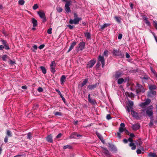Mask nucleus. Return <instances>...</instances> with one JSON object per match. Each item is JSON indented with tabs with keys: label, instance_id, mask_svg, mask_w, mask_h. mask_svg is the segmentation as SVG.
Instances as JSON below:
<instances>
[{
	"label": "nucleus",
	"instance_id": "22",
	"mask_svg": "<svg viewBox=\"0 0 157 157\" xmlns=\"http://www.w3.org/2000/svg\"><path fill=\"white\" fill-rule=\"evenodd\" d=\"M96 134L99 138L100 140L101 141V142L103 143L104 144L105 141L103 140V138L101 136V135L98 132H96Z\"/></svg>",
	"mask_w": 157,
	"mask_h": 157
},
{
	"label": "nucleus",
	"instance_id": "42",
	"mask_svg": "<svg viewBox=\"0 0 157 157\" xmlns=\"http://www.w3.org/2000/svg\"><path fill=\"white\" fill-rule=\"evenodd\" d=\"M32 137V135L31 132L28 133L27 136V138L28 139H31Z\"/></svg>",
	"mask_w": 157,
	"mask_h": 157
},
{
	"label": "nucleus",
	"instance_id": "26",
	"mask_svg": "<svg viewBox=\"0 0 157 157\" xmlns=\"http://www.w3.org/2000/svg\"><path fill=\"white\" fill-rule=\"evenodd\" d=\"M97 86V84H95L94 85H89L88 86V88L90 90H92L96 87Z\"/></svg>",
	"mask_w": 157,
	"mask_h": 157
},
{
	"label": "nucleus",
	"instance_id": "5",
	"mask_svg": "<svg viewBox=\"0 0 157 157\" xmlns=\"http://www.w3.org/2000/svg\"><path fill=\"white\" fill-rule=\"evenodd\" d=\"M112 52L113 56H118L121 58H123L124 56V55L119 50L113 49Z\"/></svg>",
	"mask_w": 157,
	"mask_h": 157
},
{
	"label": "nucleus",
	"instance_id": "62",
	"mask_svg": "<svg viewBox=\"0 0 157 157\" xmlns=\"http://www.w3.org/2000/svg\"><path fill=\"white\" fill-rule=\"evenodd\" d=\"M106 118L108 120H109L111 118L110 114H108L106 116Z\"/></svg>",
	"mask_w": 157,
	"mask_h": 157
},
{
	"label": "nucleus",
	"instance_id": "59",
	"mask_svg": "<svg viewBox=\"0 0 157 157\" xmlns=\"http://www.w3.org/2000/svg\"><path fill=\"white\" fill-rule=\"evenodd\" d=\"M124 132L125 133H126V134L128 135H129V131L126 129L125 128L124 131Z\"/></svg>",
	"mask_w": 157,
	"mask_h": 157
},
{
	"label": "nucleus",
	"instance_id": "3",
	"mask_svg": "<svg viewBox=\"0 0 157 157\" xmlns=\"http://www.w3.org/2000/svg\"><path fill=\"white\" fill-rule=\"evenodd\" d=\"M98 63L97 64V66L99 67L100 66L99 62H101L102 64V67H104L105 65V59L103 56L100 55L98 56Z\"/></svg>",
	"mask_w": 157,
	"mask_h": 157
},
{
	"label": "nucleus",
	"instance_id": "6",
	"mask_svg": "<svg viewBox=\"0 0 157 157\" xmlns=\"http://www.w3.org/2000/svg\"><path fill=\"white\" fill-rule=\"evenodd\" d=\"M40 17L43 19V22H45L46 21L45 14L43 11H39L37 12Z\"/></svg>",
	"mask_w": 157,
	"mask_h": 157
},
{
	"label": "nucleus",
	"instance_id": "19",
	"mask_svg": "<svg viewBox=\"0 0 157 157\" xmlns=\"http://www.w3.org/2000/svg\"><path fill=\"white\" fill-rule=\"evenodd\" d=\"M146 109L144 108H142V109L140 110L141 116H145L146 115Z\"/></svg>",
	"mask_w": 157,
	"mask_h": 157
},
{
	"label": "nucleus",
	"instance_id": "33",
	"mask_svg": "<svg viewBox=\"0 0 157 157\" xmlns=\"http://www.w3.org/2000/svg\"><path fill=\"white\" fill-rule=\"evenodd\" d=\"M149 88L150 90H153L156 89V87L155 85H151L149 86Z\"/></svg>",
	"mask_w": 157,
	"mask_h": 157
},
{
	"label": "nucleus",
	"instance_id": "63",
	"mask_svg": "<svg viewBox=\"0 0 157 157\" xmlns=\"http://www.w3.org/2000/svg\"><path fill=\"white\" fill-rule=\"evenodd\" d=\"M4 47H5V49L7 50H9L10 49L8 45V44H7Z\"/></svg>",
	"mask_w": 157,
	"mask_h": 157
},
{
	"label": "nucleus",
	"instance_id": "64",
	"mask_svg": "<svg viewBox=\"0 0 157 157\" xmlns=\"http://www.w3.org/2000/svg\"><path fill=\"white\" fill-rule=\"evenodd\" d=\"M8 138L7 136H6L4 139V142L5 143H7L8 142Z\"/></svg>",
	"mask_w": 157,
	"mask_h": 157
},
{
	"label": "nucleus",
	"instance_id": "54",
	"mask_svg": "<svg viewBox=\"0 0 157 157\" xmlns=\"http://www.w3.org/2000/svg\"><path fill=\"white\" fill-rule=\"evenodd\" d=\"M153 23H154V25L155 28L157 30V21H154Z\"/></svg>",
	"mask_w": 157,
	"mask_h": 157
},
{
	"label": "nucleus",
	"instance_id": "16",
	"mask_svg": "<svg viewBox=\"0 0 157 157\" xmlns=\"http://www.w3.org/2000/svg\"><path fill=\"white\" fill-rule=\"evenodd\" d=\"M156 93L155 91L150 90V91L148 92L147 95L149 97H153L155 95Z\"/></svg>",
	"mask_w": 157,
	"mask_h": 157
},
{
	"label": "nucleus",
	"instance_id": "50",
	"mask_svg": "<svg viewBox=\"0 0 157 157\" xmlns=\"http://www.w3.org/2000/svg\"><path fill=\"white\" fill-rule=\"evenodd\" d=\"M56 64L55 62L53 61L51 63L50 65V67H56Z\"/></svg>",
	"mask_w": 157,
	"mask_h": 157
},
{
	"label": "nucleus",
	"instance_id": "46",
	"mask_svg": "<svg viewBox=\"0 0 157 157\" xmlns=\"http://www.w3.org/2000/svg\"><path fill=\"white\" fill-rule=\"evenodd\" d=\"M54 114L56 116H61L62 115L61 113L58 112H56L54 113Z\"/></svg>",
	"mask_w": 157,
	"mask_h": 157
},
{
	"label": "nucleus",
	"instance_id": "24",
	"mask_svg": "<svg viewBox=\"0 0 157 157\" xmlns=\"http://www.w3.org/2000/svg\"><path fill=\"white\" fill-rule=\"evenodd\" d=\"M46 140L48 142L52 143L53 142L52 136L51 135H48L47 137Z\"/></svg>",
	"mask_w": 157,
	"mask_h": 157
},
{
	"label": "nucleus",
	"instance_id": "11",
	"mask_svg": "<svg viewBox=\"0 0 157 157\" xmlns=\"http://www.w3.org/2000/svg\"><path fill=\"white\" fill-rule=\"evenodd\" d=\"M122 75V73L119 71H117L116 72L115 74L114 75L115 79L117 80L119 78L121 77Z\"/></svg>",
	"mask_w": 157,
	"mask_h": 157
},
{
	"label": "nucleus",
	"instance_id": "21",
	"mask_svg": "<svg viewBox=\"0 0 157 157\" xmlns=\"http://www.w3.org/2000/svg\"><path fill=\"white\" fill-rule=\"evenodd\" d=\"M140 125L138 124H136L133 125L132 128L134 130H136L140 128Z\"/></svg>",
	"mask_w": 157,
	"mask_h": 157
},
{
	"label": "nucleus",
	"instance_id": "53",
	"mask_svg": "<svg viewBox=\"0 0 157 157\" xmlns=\"http://www.w3.org/2000/svg\"><path fill=\"white\" fill-rule=\"evenodd\" d=\"M38 7L37 4H35L33 7V10H35L38 8Z\"/></svg>",
	"mask_w": 157,
	"mask_h": 157
},
{
	"label": "nucleus",
	"instance_id": "25",
	"mask_svg": "<svg viewBox=\"0 0 157 157\" xmlns=\"http://www.w3.org/2000/svg\"><path fill=\"white\" fill-rule=\"evenodd\" d=\"M32 23L33 24V26L35 27L37 25V21L34 18H32Z\"/></svg>",
	"mask_w": 157,
	"mask_h": 157
},
{
	"label": "nucleus",
	"instance_id": "47",
	"mask_svg": "<svg viewBox=\"0 0 157 157\" xmlns=\"http://www.w3.org/2000/svg\"><path fill=\"white\" fill-rule=\"evenodd\" d=\"M19 4L20 5H23L25 3V1L24 0H20L19 2Z\"/></svg>",
	"mask_w": 157,
	"mask_h": 157
},
{
	"label": "nucleus",
	"instance_id": "14",
	"mask_svg": "<svg viewBox=\"0 0 157 157\" xmlns=\"http://www.w3.org/2000/svg\"><path fill=\"white\" fill-rule=\"evenodd\" d=\"M142 17L144 22L148 26H150L151 25L150 22L148 20L147 17L145 15H143L142 16Z\"/></svg>",
	"mask_w": 157,
	"mask_h": 157
},
{
	"label": "nucleus",
	"instance_id": "35",
	"mask_svg": "<svg viewBox=\"0 0 157 157\" xmlns=\"http://www.w3.org/2000/svg\"><path fill=\"white\" fill-rule=\"evenodd\" d=\"M135 142L136 144L139 145H141L142 144V142L140 139L137 140H136Z\"/></svg>",
	"mask_w": 157,
	"mask_h": 157
},
{
	"label": "nucleus",
	"instance_id": "43",
	"mask_svg": "<svg viewBox=\"0 0 157 157\" xmlns=\"http://www.w3.org/2000/svg\"><path fill=\"white\" fill-rule=\"evenodd\" d=\"M149 155L151 157H157V155L155 153L149 154Z\"/></svg>",
	"mask_w": 157,
	"mask_h": 157
},
{
	"label": "nucleus",
	"instance_id": "8",
	"mask_svg": "<svg viewBox=\"0 0 157 157\" xmlns=\"http://www.w3.org/2000/svg\"><path fill=\"white\" fill-rule=\"evenodd\" d=\"M151 102V100L150 99H147L146 101L143 102H141L139 105V106L140 107H143L148 105Z\"/></svg>",
	"mask_w": 157,
	"mask_h": 157
},
{
	"label": "nucleus",
	"instance_id": "55",
	"mask_svg": "<svg viewBox=\"0 0 157 157\" xmlns=\"http://www.w3.org/2000/svg\"><path fill=\"white\" fill-rule=\"evenodd\" d=\"M52 29L51 28L48 29L47 31V33L49 34H51L52 33Z\"/></svg>",
	"mask_w": 157,
	"mask_h": 157
},
{
	"label": "nucleus",
	"instance_id": "44",
	"mask_svg": "<svg viewBox=\"0 0 157 157\" xmlns=\"http://www.w3.org/2000/svg\"><path fill=\"white\" fill-rule=\"evenodd\" d=\"M55 67H50V69H51V72L53 73H54L55 71Z\"/></svg>",
	"mask_w": 157,
	"mask_h": 157
},
{
	"label": "nucleus",
	"instance_id": "2",
	"mask_svg": "<svg viewBox=\"0 0 157 157\" xmlns=\"http://www.w3.org/2000/svg\"><path fill=\"white\" fill-rule=\"evenodd\" d=\"M62 0L63 2H66L65 6V11L67 13L71 12V10H70V6L71 5V3L72 2H71L70 1L66 0Z\"/></svg>",
	"mask_w": 157,
	"mask_h": 157
},
{
	"label": "nucleus",
	"instance_id": "13",
	"mask_svg": "<svg viewBox=\"0 0 157 157\" xmlns=\"http://www.w3.org/2000/svg\"><path fill=\"white\" fill-rule=\"evenodd\" d=\"M125 124L124 123H121L120 124V127L119 128V132L122 133L124 131L125 128Z\"/></svg>",
	"mask_w": 157,
	"mask_h": 157
},
{
	"label": "nucleus",
	"instance_id": "57",
	"mask_svg": "<svg viewBox=\"0 0 157 157\" xmlns=\"http://www.w3.org/2000/svg\"><path fill=\"white\" fill-rule=\"evenodd\" d=\"M117 137L119 139H121V135L120 133L119 132H117Z\"/></svg>",
	"mask_w": 157,
	"mask_h": 157
},
{
	"label": "nucleus",
	"instance_id": "7",
	"mask_svg": "<svg viewBox=\"0 0 157 157\" xmlns=\"http://www.w3.org/2000/svg\"><path fill=\"white\" fill-rule=\"evenodd\" d=\"M82 18H74L73 19H71L69 21L70 24H74L75 25L78 24L79 21L82 20Z\"/></svg>",
	"mask_w": 157,
	"mask_h": 157
},
{
	"label": "nucleus",
	"instance_id": "27",
	"mask_svg": "<svg viewBox=\"0 0 157 157\" xmlns=\"http://www.w3.org/2000/svg\"><path fill=\"white\" fill-rule=\"evenodd\" d=\"M110 25V24H104L103 25L101 26V30H103L104 28L108 27Z\"/></svg>",
	"mask_w": 157,
	"mask_h": 157
},
{
	"label": "nucleus",
	"instance_id": "51",
	"mask_svg": "<svg viewBox=\"0 0 157 157\" xmlns=\"http://www.w3.org/2000/svg\"><path fill=\"white\" fill-rule=\"evenodd\" d=\"M9 63L11 65H12L15 63V62L13 61H12L11 60H10L9 61Z\"/></svg>",
	"mask_w": 157,
	"mask_h": 157
},
{
	"label": "nucleus",
	"instance_id": "58",
	"mask_svg": "<svg viewBox=\"0 0 157 157\" xmlns=\"http://www.w3.org/2000/svg\"><path fill=\"white\" fill-rule=\"evenodd\" d=\"M122 35L121 34V33L119 34L118 37V39L119 40L121 39L122 38Z\"/></svg>",
	"mask_w": 157,
	"mask_h": 157
},
{
	"label": "nucleus",
	"instance_id": "61",
	"mask_svg": "<svg viewBox=\"0 0 157 157\" xmlns=\"http://www.w3.org/2000/svg\"><path fill=\"white\" fill-rule=\"evenodd\" d=\"M43 90V89L42 87H40L38 89V91L40 92H42Z\"/></svg>",
	"mask_w": 157,
	"mask_h": 157
},
{
	"label": "nucleus",
	"instance_id": "18",
	"mask_svg": "<svg viewBox=\"0 0 157 157\" xmlns=\"http://www.w3.org/2000/svg\"><path fill=\"white\" fill-rule=\"evenodd\" d=\"M76 43L75 41H74L71 44L68 50L67 51V52H69L70 51H71L73 48L76 45Z\"/></svg>",
	"mask_w": 157,
	"mask_h": 157
},
{
	"label": "nucleus",
	"instance_id": "15",
	"mask_svg": "<svg viewBox=\"0 0 157 157\" xmlns=\"http://www.w3.org/2000/svg\"><path fill=\"white\" fill-rule=\"evenodd\" d=\"M109 147L110 148L111 150L112 151H117V149L116 147L113 144H111L110 143L108 144Z\"/></svg>",
	"mask_w": 157,
	"mask_h": 157
},
{
	"label": "nucleus",
	"instance_id": "34",
	"mask_svg": "<svg viewBox=\"0 0 157 157\" xmlns=\"http://www.w3.org/2000/svg\"><path fill=\"white\" fill-rule=\"evenodd\" d=\"M40 68L42 71V73L44 74H45L46 73V71L45 68L43 67V66H41L40 67Z\"/></svg>",
	"mask_w": 157,
	"mask_h": 157
},
{
	"label": "nucleus",
	"instance_id": "31",
	"mask_svg": "<svg viewBox=\"0 0 157 157\" xmlns=\"http://www.w3.org/2000/svg\"><path fill=\"white\" fill-rule=\"evenodd\" d=\"M151 72L154 74L155 76V79L157 81V73L156 72L155 70L153 69L152 67H151Z\"/></svg>",
	"mask_w": 157,
	"mask_h": 157
},
{
	"label": "nucleus",
	"instance_id": "49",
	"mask_svg": "<svg viewBox=\"0 0 157 157\" xmlns=\"http://www.w3.org/2000/svg\"><path fill=\"white\" fill-rule=\"evenodd\" d=\"M56 10L58 12H61L63 10V9L61 7H59L56 8Z\"/></svg>",
	"mask_w": 157,
	"mask_h": 157
},
{
	"label": "nucleus",
	"instance_id": "17",
	"mask_svg": "<svg viewBox=\"0 0 157 157\" xmlns=\"http://www.w3.org/2000/svg\"><path fill=\"white\" fill-rule=\"evenodd\" d=\"M131 114L132 115L133 117L136 118V119H138L139 118L138 116V113H137L134 110H131Z\"/></svg>",
	"mask_w": 157,
	"mask_h": 157
},
{
	"label": "nucleus",
	"instance_id": "38",
	"mask_svg": "<svg viewBox=\"0 0 157 157\" xmlns=\"http://www.w3.org/2000/svg\"><path fill=\"white\" fill-rule=\"evenodd\" d=\"M37 46L35 45L33 46V48H32V50L33 51V52H36V50H37Z\"/></svg>",
	"mask_w": 157,
	"mask_h": 157
},
{
	"label": "nucleus",
	"instance_id": "28",
	"mask_svg": "<svg viewBox=\"0 0 157 157\" xmlns=\"http://www.w3.org/2000/svg\"><path fill=\"white\" fill-rule=\"evenodd\" d=\"M133 105V102L132 101H128V107H130V109H132V107Z\"/></svg>",
	"mask_w": 157,
	"mask_h": 157
},
{
	"label": "nucleus",
	"instance_id": "9",
	"mask_svg": "<svg viewBox=\"0 0 157 157\" xmlns=\"http://www.w3.org/2000/svg\"><path fill=\"white\" fill-rule=\"evenodd\" d=\"M101 148L102 149V150L101 151L102 152L104 153L107 156L110 155L109 152L106 148L102 147H101Z\"/></svg>",
	"mask_w": 157,
	"mask_h": 157
},
{
	"label": "nucleus",
	"instance_id": "32",
	"mask_svg": "<svg viewBox=\"0 0 157 157\" xmlns=\"http://www.w3.org/2000/svg\"><path fill=\"white\" fill-rule=\"evenodd\" d=\"M129 146L130 147H132L133 146V147H132L131 148L133 150H135L136 148V146L134 145V144L132 143V142H131V143H130L129 144Z\"/></svg>",
	"mask_w": 157,
	"mask_h": 157
},
{
	"label": "nucleus",
	"instance_id": "10",
	"mask_svg": "<svg viewBox=\"0 0 157 157\" xmlns=\"http://www.w3.org/2000/svg\"><path fill=\"white\" fill-rule=\"evenodd\" d=\"M85 46V43L84 42H81L78 45V48L80 51H82Z\"/></svg>",
	"mask_w": 157,
	"mask_h": 157
},
{
	"label": "nucleus",
	"instance_id": "20",
	"mask_svg": "<svg viewBox=\"0 0 157 157\" xmlns=\"http://www.w3.org/2000/svg\"><path fill=\"white\" fill-rule=\"evenodd\" d=\"M90 94H89L88 96V101L90 103L93 104H94L96 103V101L94 99H91L90 96Z\"/></svg>",
	"mask_w": 157,
	"mask_h": 157
},
{
	"label": "nucleus",
	"instance_id": "1",
	"mask_svg": "<svg viewBox=\"0 0 157 157\" xmlns=\"http://www.w3.org/2000/svg\"><path fill=\"white\" fill-rule=\"evenodd\" d=\"M153 107L152 105H150L146 108V114L151 119L153 118Z\"/></svg>",
	"mask_w": 157,
	"mask_h": 157
},
{
	"label": "nucleus",
	"instance_id": "40",
	"mask_svg": "<svg viewBox=\"0 0 157 157\" xmlns=\"http://www.w3.org/2000/svg\"><path fill=\"white\" fill-rule=\"evenodd\" d=\"M108 51L107 50H105L104 51L103 55L105 57H107L108 56Z\"/></svg>",
	"mask_w": 157,
	"mask_h": 157
},
{
	"label": "nucleus",
	"instance_id": "12",
	"mask_svg": "<svg viewBox=\"0 0 157 157\" xmlns=\"http://www.w3.org/2000/svg\"><path fill=\"white\" fill-rule=\"evenodd\" d=\"M95 63V61L94 60H91L89 61L87 64V67L89 68H91L93 67Z\"/></svg>",
	"mask_w": 157,
	"mask_h": 157
},
{
	"label": "nucleus",
	"instance_id": "23",
	"mask_svg": "<svg viewBox=\"0 0 157 157\" xmlns=\"http://www.w3.org/2000/svg\"><path fill=\"white\" fill-rule=\"evenodd\" d=\"M66 77L64 75H62L60 78V83L61 84H63L64 82L65 81Z\"/></svg>",
	"mask_w": 157,
	"mask_h": 157
},
{
	"label": "nucleus",
	"instance_id": "39",
	"mask_svg": "<svg viewBox=\"0 0 157 157\" xmlns=\"http://www.w3.org/2000/svg\"><path fill=\"white\" fill-rule=\"evenodd\" d=\"M77 133L76 132H74L70 136V138L71 139L75 138V136H76Z\"/></svg>",
	"mask_w": 157,
	"mask_h": 157
},
{
	"label": "nucleus",
	"instance_id": "60",
	"mask_svg": "<svg viewBox=\"0 0 157 157\" xmlns=\"http://www.w3.org/2000/svg\"><path fill=\"white\" fill-rule=\"evenodd\" d=\"M44 44H41L39 47V48L40 49H41L44 47Z\"/></svg>",
	"mask_w": 157,
	"mask_h": 157
},
{
	"label": "nucleus",
	"instance_id": "36",
	"mask_svg": "<svg viewBox=\"0 0 157 157\" xmlns=\"http://www.w3.org/2000/svg\"><path fill=\"white\" fill-rule=\"evenodd\" d=\"M6 134L8 136L10 137H11L12 136V134L11 132L9 130H7Z\"/></svg>",
	"mask_w": 157,
	"mask_h": 157
},
{
	"label": "nucleus",
	"instance_id": "29",
	"mask_svg": "<svg viewBox=\"0 0 157 157\" xmlns=\"http://www.w3.org/2000/svg\"><path fill=\"white\" fill-rule=\"evenodd\" d=\"M85 36L86 38L88 39H91V35L90 33L89 32H86L84 33Z\"/></svg>",
	"mask_w": 157,
	"mask_h": 157
},
{
	"label": "nucleus",
	"instance_id": "52",
	"mask_svg": "<svg viewBox=\"0 0 157 157\" xmlns=\"http://www.w3.org/2000/svg\"><path fill=\"white\" fill-rule=\"evenodd\" d=\"M2 44L4 45V46L8 44L6 41L4 40H2Z\"/></svg>",
	"mask_w": 157,
	"mask_h": 157
},
{
	"label": "nucleus",
	"instance_id": "37",
	"mask_svg": "<svg viewBox=\"0 0 157 157\" xmlns=\"http://www.w3.org/2000/svg\"><path fill=\"white\" fill-rule=\"evenodd\" d=\"M88 81V80L87 79H85L81 84V86L82 87L84 85H85L87 83Z\"/></svg>",
	"mask_w": 157,
	"mask_h": 157
},
{
	"label": "nucleus",
	"instance_id": "4",
	"mask_svg": "<svg viewBox=\"0 0 157 157\" xmlns=\"http://www.w3.org/2000/svg\"><path fill=\"white\" fill-rule=\"evenodd\" d=\"M136 88L137 94H138L140 92L143 93L145 91V90L143 86L140 84L138 83H137Z\"/></svg>",
	"mask_w": 157,
	"mask_h": 157
},
{
	"label": "nucleus",
	"instance_id": "30",
	"mask_svg": "<svg viewBox=\"0 0 157 157\" xmlns=\"http://www.w3.org/2000/svg\"><path fill=\"white\" fill-rule=\"evenodd\" d=\"M124 79L123 78H121L117 80V83L119 84H121L124 82Z\"/></svg>",
	"mask_w": 157,
	"mask_h": 157
},
{
	"label": "nucleus",
	"instance_id": "48",
	"mask_svg": "<svg viewBox=\"0 0 157 157\" xmlns=\"http://www.w3.org/2000/svg\"><path fill=\"white\" fill-rule=\"evenodd\" d=\"M115 19L116 21L118 22L119 23H120L121 22V21L119 17H115Z\"/></svg>",
	"mask_w": 157,
	"mask_h": 157
},
{
	"label": "nucleus",
	"instance_id": "41",
	"mask_svg": "<svg viewBox=\"0 0 157 157\" xmlns=\"http://www.w3.org/2000/svg\"><path fill=\"white\" fill-rule=\"evenodd\" d=\"M8 58V56L6 55H3L2 57V60L4 61H6V59Z\"/></svg>",
	"mask_w": 157,
	"mask_h": 157
},
{
	"label": "nucleus",
	"instance_id": "56",
	"mask_svg": "<svg viewBox=\"0 0 157 157\" xmlns=\"http://www.w3.org/2000/svg\"><path fill=\"white\" fill-rule=\"evenodd\" d=\"M67 27H68L70 29H72L74 27V26L73 25H67Z\"/></svg>",
	"mask_w": 157,
	"mask_h": 157
},
{
	"label": "nucleus",
	"instance_id": "45",
	"mask_svg": "<svg viewBox=\"0 0 157 157\" xmlns=\"http://www.w3.org/2000/svg\"><path fill=\"white\" fill-rule=\"evenodd\" d=\"M72 147L70 145H67L66 146H63V148L64 149H66L67 148H68L69 149H71Z\"/></svg>",
	"mask_w": 157,
	"mask_h": 157
}]
</instances>
